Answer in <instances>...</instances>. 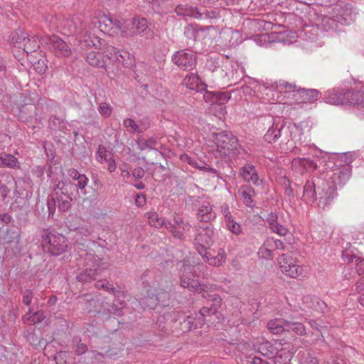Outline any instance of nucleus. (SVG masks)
I'll return each instance as SVG.
<instances>
[{"label":"nucleus","mask_w":364,"mask_h":364,"mask_svg":"<svg viewBox=\"0 0 364 364\" xmlns=\"http://www.w3.org/2000/svg\"><path fill=\"white\" fill-rule=\"evenodd\" d=\"M327 21H331V19H327ZM354 18L350 13L346 14H341L339 16L336 17L335 20H331V21H338L342 25H350Z\"/></svg>","instance_id":"4d7b16f0"},{"label":"nucleus","mask_w":364,"mask_h":364,"mask_svg":"<svg viewBox=\"0 0 364 364\" xmlns=\"http://www.w3.org/2000/svg\"><path fill=\"white\" fill-rule=\"evenodd\" d=\"M281 91L292 93L293 97L298 103H311L318 98V91L314 89H296L294 85L284 83L280 85Z\"/></svg>","instance_id":"9d476101"},{"label":"nucleus","mask_w":364,"mask_h":364,"mask_svg":"<svg viewBox=\"0 0 364 364\" xmlns=\"http://www.w3.org/2000/svg\"><path fill=\"white\" fill-rule=\"evenodd\" d=\"M351 159L346 154L333 156L325 164L326 174L318 193L320 205L327 207L336 196V191L341 188L350 179Z\"/></svg>","instance_id":"f257e3e1"},{"label":"nucleus","mask_w":364,"mask_h":364,"mask_svg":"<svg viewBox=\"0 0 364 364\" xmlns=\"http://www.w3.org/2000/svg\"><path fill=\"white\" fill-rule=\"evenodd\" d=\"M286 331H293L299 336H302L306 333V328L300 322L288 321L287 326H286Z\"/></svg>","instance_id":"09e8293b"},{"label":"nucleus","mask_w":364,"mask_h":364,"mask_svg":"<svg viewBox=\"0 0 364 364\" xmlns=\"http://www.w3.org/2000/svg\"><path fill=\"white\" fill-rule=\"evenodd\" d=\"M272 243L270 242L269 238H267L258 251V256L259 258L264 259H272L274 257V252Z\"/></svg>","instance_id":"c9c22d12"},{"label":"nucleus","mask_w":364,"mask_h":364,"mask_svg":"<svg viewBox=\"0 0 364 364\" xmlns=\"http://www.w3.org/2000/svg\"><path fill=\"white\" fill-rule=\"evenodd\" d=\"M270 229L272 232L280 236H285L289 232L288 228L286 226L281 225L279 222L270 227Z\"/></svg>","instance_id":"680f3d73"},{"label":"nucleus","mask_w":364,"mask_h":364,"mask_svg":"<svg viewBox=\"0 0 364 364\" xmlns=\"http://www.w3.org/2000/svg\"><path fill=\"white\" fill-rule=\"evenodd\" d=\"M134 18L128 20H121V28L119 33L124 36H133L136 34Z\"/></svg>","instance_id":"e433bc0d"},{"label":"nucleus","mask_w":364,"mask_h":364,"mask_svg":"<svg viewBox=\"0 0 364 364\" xmlns=\"http://www.w3.org/2000/svg\"><path fill=\"white\" fill-rule=\"evenodd\" d=\"M98 111L104 117H109L112 114V107L107 102H102L99 105Z\"/></svg>","instance_id":"052dcab7"},{"label":"nucleus","mask_w":364,"mask_h":364,"mask_svg":"<svg viewBox=\"0 0 364 364\" xmlns=\"http://www.w3.org/2000/svg\"><path fill=\"white\" fill-rule=\"evenodd\" d=\"M318 183V181L316 183V180L312 179L307 181L303 187L301 198L307 204H313L316 200H318V205L322 208H325L326 207L320 205L318 193L321 191V186H319L316 191V186Z\"/></svg>","instance_id":"6ab92c4d"},{"label":"nucleus","mask_w":364,"mask_h":364,"mask_svg":"<svg viewBox=\"0 0 364 364\" xmlns=\"http://www.w3.org/2000/svg\"><path fill=\"white\" fill-rule=\"evenodd\" d=\"M201 257L210 265L218 267L225 262L226 254L223 249H220L216 255L215 252L212 254L210 252L206 250L204 252L203 256Z\"/></svg>","instance_id":"5701e85b"},{"label":"nucleus","mask_w":364,"mask_h":364,"mask_svg":"<svg viewBox=\"0 0 364 364\" xmlns=\"http://www.w3.org/2000/svg\"><path fill=\"white\" fill-rule=\"evenodd\" d=\"M18 160L12 155L2 154L0 156V167H11L14 168L17 166Z\"/></svg>","instance_id":"de8ad7c7"},{"label":"nucleus","mask_w":364,"mask_h":364,"mask_svg":"<svg viewBox=\"0 0 364 364\" xmlns=\"http://www.w3.org/2000/svg\"><path fill=\"white\" fill-rule=\"evenodd\" d=\"M42 246L45 252L58 256L66 250L68 242L63 235L50 231L43 237Z\"/></svg>","instance_id":"423d86ee"},{"label":"nucleus","mask_w":364,"mask_h":364,"mask_svg":"<svg viewBox=\"0 0 364 364\" xmlns=\"http://www.w3.org/2000/svg\"><path fill=\"white\" fill-rule=\"evenodd\" d=\"M196 55L189 49H183L175 52L171 58L172 62L180 69L191 70L196 65Z\"/></svg>","instance_id":"4468645a"},{"label":"nucleus","mask_w":364,"mask_h":364,"mask_svg":"<svg viewBox=\"0 0 364 364\" xmlns=\"http://www.w3.org/2000/svg\"><path fill=\"white\" fill-rule=\"evenodd\" d=\"M43 40H45V38H41V39L38 40L34 37L29 38L27 34L21 30L15 32L11 36L12 43L20 48L23 46V50L27 54L37 50L40 47V43H45Z\"/></svg>","instance_id":"1a4fd4ad"},{"label":"nucleus","mask_w":364,"mask_h":364,"mask_svg":"<svg viewBox=\"0 0 364 364\" xmlns=\"http://www.w3.org/2000/svg\"><path fill=\"white\" fill-rule=\"evenodd\" d=\"M223 12H225V10H205L204 12H202L203 16H200L198 18L215 20L220 18L222 16V13Z\"/></svg>","instance_id":"864d4df0"},{"label":"nucleus","mask_w":364,"mask_h":364,"mask_svg":"<svg viewBox=\"0 0 364 364\" xmlns=\"http://www.w3.org/2000/svg\"><path fill=\"white\" fill-rule=\"evenodd\" d=\"M252 348L262 355L269 358H274L278 355L280 343L275 342L274 344L266 341L263 337L257 338L251 341Z\"/></svg>","instance_id":"dca6fc26"},{"label":"nucleus","mask_w":364,"mask_h":364,"mask_svg":"<svg viewBox=\"0 0 364 364\" xmlns=\"http://www.w3.org/2000/svg\"><path fill=\"white\" fill-rule=\"evenodd\" d=\"M323 100L334 105H351L357 109L358 115L364 116V91L343 92L332 89L325 92Z\"/></svg>","instance_id":"7ed1b4c3"},{"label":"nucleus","mask_w":364,"mask_h":364,"mask_svg":"<svg viewBox=\"0 0 364 364\" xmlns=\"http://www.w3.org/2000/svg\"><path fill=\"white\" fill-rule=\"evenodd\" d=\"M308 323L311 328L318 330L321 333H323V331L326 328V326L323 325L320 320L309 319Z\"/></svg>","instance_id":"0e129e2a"},{"label":"nucleus","mask_w":364,"mask_h":364,"mask_svg":"<svg viewBox=\"0 0 364 364\" xmlns=\"http://www.w3.org/2000/svg\"><path fill=\"white\" fill-rule=\"evenodd\" d=\"M77 181V183L75 185V188L77 187V188L82 190L87 186L89 179L85 174H82Z\"/></svg>","instance_id":"774afa93"},{"label":"nucleus","mask_w":364,"mask_h":364,"mask_svg":"<svg viewBox=\"0 0 364 364\" xmlns=\"http://www.w3.org/2000/svg\"><path fill=\"white\" fill-rule=\"evenodd\" d=\"M80 339L79 338H74L73 343L74 345H75V352L76 353L80 355L87 351V346L83 344L80 343Z\"/></svg>","instance_id":"69168bd1"},{"label":"nucleus","mask_w":364,"mask_h":364,"mask_svg":"<svg viewBox=\"0 0 364 364\" xmlns=\"http://www.w3.org/2000/svg\"><path fill=\"white\" fill-rule=\"evenodd\" d=\"M291 164L294 168L300 169L301 171L311 172L317 168V164L314 161L305 157L294 158Z\"/></svg>","instance_id":"a878e982"},{"label":"nucleus","mask_w":364,"mask_h":364,"mask_svg":"<svg viewBox=\"0 0 364 364\" xmlns=\"http://www.w3.org/2000/svg\"><path fill=\"white\" fill-rule=\"evenodd\" d=\"M134 23L136 35L143 33L149 28V23L145 18L134 17Z\"/></svg>","instance_id":"3c124183"},{"label":"nucleus","mask_w":364,"mask_h":364,"mask_svg":"<svg viewBox=\"0 0 364 364\" xmlns=\"http://www.w3.org/2000/svg\"><path fill=\"white\" fill-rule=\"evenodd\" d=\"M295 154H302V155H306V154H311L314 155L316 154V152L317 151L316 148L314 145H308L304 144L302 145L301 143L299 144V146H296L291 151Z\"/></svg>","instance_id":"49530a36"},{"label":"nucleus","mask_w":364,"mask_h":364,"mask_svg":"<svg viewBox=\"0 0 364 364\" xmlns=\"http://www.w3.org/2000/svg\"><path fill=\"white\" fill-rule=\"evenodd\" d=\"M36 109L32 104L21 107L18 114L20 120L26 123L32 122Z\"/></svg>","instance_id":"2f4dec72"},{"label":"nucleus","mask_w":364,"mask_h":364,"mask_svg":"<svg viewBox=\"0 0 364 364\" xmlns=\"http://www.w3.org/2000/svg\"><path fill=\"white\" fill-rule=\"evenodd\" d=\"M251 89L253 90L254 93L257 94L259 98L264 99L265 97H269L272 92V89L266 86L264 84H261L257 82L252 83Z\"/></svg>","instance_id":"a19ab883"},{"label":"nucleus","mask_w":364,"mask_h":364,"mask_svg":"<svg viewBox=\"0 0 364 364\" xmlns=\"http://www.w3.org/2000/svg\"><path fill=\"white\" fill-rule=\"evenodd\" d=\"M152 296H155V301H157L156 304H160L161 306H168V300L170 299L169 292L166 291H161L154 294L152 292H148V297L149 299H154Z\"/></svg>","instance_id":"37998d69"},{"label":"nucleus","mask_w":364,"mask_h":364,"mask_svg":"<svg viewBox=\"0 0 364 364\" xmlns=\"http://www.w3.org/2000/svg\"><path fill=\"white\" fill-rule=\"evenodd\" d=\"M49 126L53 129L63 130L65 127V122L55 116L49 119Z\"/></svg>","instance_id":"bf43d9fd"},{"label":"nucleus","mask_w":364,"mask_h":364,"mask_svg":"<svg viewBox=\"0 0 364 364\" xmlns=\"http://www.w3.org/2000/svg\"><path fill=\"white\" fill-rule=\"evenodd\" d=\"M124 126L126 127L127 130L130 133H142L144 132L149 125L146 124H138L136 122L131 119L127 118L123 122Z\"/></svg>","instance_id":"4c0bfd02"},{"label":"nucleus","mask_w":364,"mask_h":364,"mask_svg":"<svg viewBox=\"0 0 364 364\" xmlns=\"http://www.w3.org/2000/svg\"><path fill=\"white\" fill-rule=\"evenodd\" d=\"M62 16L55 14H48L44 16V21L50 30L58 31Z\"/></svg>","instance_id":"79ce46f5"},{"label":"nucleus","mask_w":364,"mask_h":364,"mask_svg":"<svg viewBox=\"0 0 364 364\" xmlns=\"http://www.w3.org/2000/svg\"><path fill=\"white\" fill-rule=\"evenodd\" d=\"M181 285L184 288H188L192 291H202L203 287L193 279L192 272L193 267L188 259H185L179 263Z\"/></svg>","instance_id":"f8f14e48"},{"label":"nucleus","mask_w":364,"mask_h":364,"mask_svg":"<svg viewBox=\"0 0 364 364\" xmlns=\"http://www.w3.org/2000/svg\"><path fill=\"white\" fill-rule=\"evenodd\" d=\"M227 228L233 234L238 235L242 232V228L240 224L237 223L233 218L225 221Z\"/></svg>","instance_id":"6e6d98bb"},{"label":"nucleus","mask_w":364,"mask_h":364,"mask_svg":"<svg viewBox=\"0 0 364 364\" xmlns=\"http://www.w3.org/2000/svg\"><path fill=\"white\" fill-rule=\"evenodd\" d=\"M43 41H45L48 49L56 57H68L72 53L70 46L58 36H48Z\"/></svg>","instance_id":"2eb2a0df"},{"label":"nucleus","mask_w":364,"mask_h":364,"mask_svg":"<svg viewBox=\"0 0 364 364\" xmlns=\"http://www.w3.org/2000/svg\"><path fill=\"white\" fill-rule=\"evenodd\" d=\"M109 55H106L101 53L91 51L87 53L86 57L87 62L92 66L97 68H105Z\"/></svg>","instance_id":"393cba45"},{"label":"nucleus","mask_w":364,"mask_h":364,"mask_svg":"<svg viewBox=\"0 0 364 364\" xmlns=\"http://www.w3.org/2000/svg\"><path fill=\"white\" fill-rule=\"evenodd\" d=\"M241 196L242 203L247 207L253 206L252 196L255 195V191L253 188L250 186H242L238 191Z\"/></svg>","instance_id":"473e14b6"},{"label":"nucleus","mask_w":364,"mask_h":364,"mask_svg":"<svg viewBox=\"0 0 364 364\" xmlns=\"http://www.w3.org/2000/svg\"><path fill=\"white\" fill-rule=\"evenodd\" d=\"M79 263H82L86 269L77 275V279L83 283L90 282L95 279L100 267V258L91 253L82 252L80 254Z\"/></svg>","instance_id":"20e7f679"},{"label":"nucleus","mask_w":364,"mask_h":364,"mask_svg":"<svg viewBox=\"0 0 364 364\" xmlns=\"http://www.w3.org/2000/svg\"><path fill=\"white\" fill-rule=\"evenodd\" d=\"M23 193H20L17 189L14 190L12 196V200L14 201L11 205L12 208H21L27 204L28 200L26 197L23 196Z\"/></svg>","instance_id":"a18cd8bd"},{"label":"nucleus","mask_w":364,"mask_h":364,"mask_svg":"<svg viewBox=\"0 0 364 364\" xmlns=\"http://www.w3.org/2000/svg\"><path fill=\"white\" fill-rule=\"evenodd\" d=\"M240 174L245 181L252 183L255 186H261L263 183L260 179L255 167L250 164H246L240 168Z\"/></svg>","instance_id":"4be33fe9"},{"label":"nucleus","mask_w":364,"mask_h":364,"mask_svg":"<svg viewBox=\"0 0 364 364\" xmlns=\"http://www.w3.org/2000/svg\"><path fill=\"white\" fill-rule=\"evenodd\" d=\"M297 36L294 32L284 31L279 33H265L255 36L254 42L259 46H269L273 43H282L289 45L296 41Z\"/></svg>","instance_id":"39448f33"},{"label":"nucleus","mask_w":364,"mask_h":364,"mask_svg":"<svg viewBox=\"0 0 364 364\" xmlns=\"http://www.w3.org/2000/svg\"><path fill=\"white\" fill-rule=\"evenodd\" d=\"M280 270L287 276L296 278L303 274V267L298 264V261L290 255L283 254L278 258Z\"/></svg>","instance_id":"ddd939ff"},{"label":"nucleus","mask_w":364,"mask_h":364,"mask_svg":"<svg viewBox=\"0 0 364 364\" xmlns=\"http://www.w3.org/2000/svg\"><path fill=\"white\" fill-rule=\"evenodd\" d=\"M92 27L88 26V29L91 33H95L97 36V31H100L109 36H114L119 34V30L121 28V20L117 18H112L108 16H102L92 22Z\"/></svg>","instance_id":"6e6552de"},{"label":"nucleus","mask_w":364,"mask_h":364,"mask_svg":"<svg viewBox=\"0 0 364 364\" xmlns=\"http://www.w3.org/2000/svg\"><path fill=\"white\" fill-rule=\"evenodd\" d=\"M302 301L306 307L313 309L316 311L324 312L327 307L326 304L316 296L306 295L303 297Z\"/></svg>","instance_id":"bb28decb"},{"label":"nucleus","mask_w":364,"mask_h":364,"mask_svg":"<svg viewBox=\"0 0 364 364\" xmlns=\"http://www.w3.org/2000/svg\"><path fill=\"white\" fill-rule=\"evenodd\" d=\"M213 230L210 224L203 225L198 228V233L195 237V248L199 255L203 256L205 252L213 244Z\"/></svg>","instance_id":"9b49d317"},{"label":"nucleus","mask_w":364,"mask_h":364,"mask_svg":"<svg viewBox=\"0 0 364 364\" xmlns=\"http://www.w3.org/2000/svg\"><path fill=\"white\" fill-rule=\"evenodd\" d=\"M211 137L220 156L229 155L237 147V139L230 132H213Z\"/></svg>","instance_id":"0eeeda50"},{"label":"nucleus","mask_w":364,"mask_h":364,"mask_svg":"<svg viewBox=\"0 0 364 364\" xmlns=\"http://www.w3.org/2000/svg\"><path fill=\"white\" fill-rule=\"evenodd\" d=\"M175 11L177 16L183 17H193L198 18L203 16L202 12L198 11L196 7H192L188 5H179L178 6Z\"/></svg>","instance_id":"cd10ccee"},{"label":"nucleus","mask_w":364,"mask_h":364,"mask_svg":"<svg viewBox=\"0 0 364 364\" xmlns=\"http://www.w3.org/2000/svg\"><path fill=\"white\" fill-rule=\"evenodd\" d=\"M75 191V185L71 182L65 181L58 183L55 188L56 196H71L73 191Z\"/></svg>","instance_id":"c756f323"},{"label":"nucleus","mask_w":364,"mask_h":364,"mask_svg":"<svg viewBox=\"0 0 364 364\" xmlns=\"http://www.w3.org/2000/svg\"><path fill=\"white\" fill-rule=\"evenodd\" d=\"M231 95L228 92H216V105L219 106V113L224 115L226 113L225 105L230 100Z\"/></svg>","instance_id":"58836bf2"},{"label":"nucleus","mask_w":364,"mask_h":364,"mask_svg":"<svg viewBox=\"0 0 364 364\" xmlns=\"http://www.w3.org/2000/svg\"><path fill=\"white\" fill-rule=\"evenodd\" d=\"M16 96H11L7 92H0V109H9L16 104Z\"/></svg>","instance_id":"c03bdc74"},{"label":"nucleus","mask_w":364,"mask_h":364,"mask_svg":"<svg viewBox=\"0 0 364 364\" xmlns=\"http://www.w3.org/2000/svg\"><path fill=\"white\" fill-rule=\"evenodd\" d=\"M203 94L204 100L211 105H216V92L204 90Z\"/></svg>","instance_id":"e2e57ef3"},{"label":"nucleus","mask_w":364,"mask_h":364,"mask_svg":"<svg viewBox=\"0 0 364 364\" xmlns=\"http://www.w3.org/2000/svg\"><path fill=\"white\" fill-rule=\"evenodd\" d=\"M72 201L71 196H57V202L59 210L63 212L67 211L70 207V202Z\"/></svg>","instance_id":"5fc2aeb1"},{"label":"nucleus","mask_w":364,"mask_h":364,"mask_svg":"<svg viewBox=\"0 0 364 364\" xmlns=\"http://www.w3.org/2000/svg\"><path fill=\"white\" fill-rule=\"evenodd\" d=\"M198 218L201 222L208 223L213 220L215 215L212 211V207L209 202L205 201L198 208L197 213Z\"/></svg>","instance_id":"c85d7f7f"},{"label":"nucleus","mask_w":364,"mask_h":364,"mask_svg":"<svg viewBox=\"0 0 364 364\" xmlns=\"http://www.w3.org/2000/svg\"><path fill=\"white\" fill-rule=\"evenodd\" d=\"M108 151L103 145H100L95 154L96 160L102 164L107 161Z\"/></svg>","instance_id":"13d9d810"},{"label":"nucleus","mask_w":364,"mask_h":364,"mask_svg":"<svg viewBox=\"0 0 364 364\" xmlns=\"http://www.w3.org/2000/svg\"><path fill=\"white\" fill-rule=\"evenodd\" d=\"M109 59L117 60L125 68H132L135 64V59L129 52L119 50L115 47L109 46L107 48Z\"/></svg>","instance_id":"a211bd4d"},{"label":"nucleus","mask_w":364,"mask_h":364,"mask_svg":"<svg viewBox=\"0 0 364 364\" xmlns=\"http://www.w3.org/2000/svg\"><path fill=\"white\" fill-rule=\"evenodd\" d=\"M213 304H210V306H203L200 310V315L203 318V319L207 316H212L216 314L218 311V307L220 304V299L219 297L214 296L213 298Z\"/></svg>","instance_id":"ea45409f"},{"label":"nucleus","mask_w":364,"mask_h":364,"mask_svg":"<svg viewBox=\"0 0 364 364\" xmlns=\"http://www.w3.org/2000/svg\"><path fill=\"white\" fill-rule=\"evenodd\" d=\"M295 353L294 348L289 349V348H279L278 355L274 356L275 364H289L293 354Z\"/></svg>","instance_id":"7c9ffc66"},{"label":"nucleus","mask_w":364,"mask_h":364,"mask_svg":"<svg viewBox=\"0 0 364 364\" xmlns=\"http://www.w3.org/2000/svg\"><path fill=\"white\" fill-rule=\"evenodd\" d=\"M287 321L283 318H275L268 322L267 327L270 332L274 334H280L286 331Z\"/></svg>","instance_id":"f704fd0d"},{"label":"nucleus","mask_w":364,"mask_h":364,"mask_svg":"<svg viewBox=\"0 0 364 364\" xmlns=\"http://www.w3.org/2000/svg\"><path fill=\"white\" fill-rule=\"evenodd\" d=\"M184 84L190 90H196L198 92H203L207 87V85L200 80L199 77L194 73H191L185 77Z\"/></svg>","instance_id":"b1692460"},{"label":"nucleus","mask_w":364,"mask_h":364,"mask_svg":"<svg viewBox=\"0 0 364 364\" xmlns=\"http://www.w3.org/2000/svg\"><path fill=\"white\" fill-rule=\"evenodd\" d=\"M299 364H318L316 358L312 357L309 353L301 350L297 355Z\"/></svg>","instance_id":"8fccbe9b"},{"label":"nucleus","mask_w":364,"mask_h":364,"mask_svg":"<svg viewBox=\"0 0 364 364\" xmlns=\"http://www.w3.org/2000/svg\"><path fill=\"white\" fill-rule=\"evenodd\" d=\"M146 215L150 225L156 228L163 227V218H159L156 212L147 213Z\"/></svg>","instance_id":"603ef678"},{"label":"nucleus","mask_w":364,"mask_h":364,"mask_svg":"<svg viewBox=\"0 0 364 364\" xmlns=\"http://www.w3.org/2000/svg\"><path fill=\"white\" fill-rule=\"evenodd\" d=\"M218 42L223 47L235 46L242 42V35L237 30L225 28L220 32Z\"/></svg>","instance_id":"f3484780"},{"label":"nucleus","mask_w":364,"mask_h":364,"mask_svg":"<svg viewBox=\"0 0 364 364\" xmlns=\"http://www.w3.org/2000/svg\"><path fill=\"white\" fill-rule=\"evenodd\" d=\"M272 126L267 129L264 139L268 143H274L282 136V131L284 127V122L280 117H271Z\"/></svg>","instance_id":"aec40b11"},{"label":"nucleus","mask_w":364,"mask_h":364,"mask_svg":"<svg viewBox=\"0 0 364 364\" xmlns=\"http://www.w3.org/2000/svg\"><path fill=\"white\" fill-rule=\"evenodd\" d=\"M58 31L66 36L79 35V41L85 46L100 48L102 45L101 38L95 33L92 34L87 25L82 23L78 17L70 18L62 16Z\"/></svg>","instance_id":"f03ea898"},{"label":"nucleus","mask_w":364,"mask_h":364,"mask_svg":"<svg viewBox=\"0 0 364 364\" xmlns=\"http://www.w3.org/2000/svg\"><path fill=\"white\" fill-rule=\"evenodd\" d=\"M95 287L97 289H103L109 292H112L114 288L109 282L105 281H99L95 284Z\"/></svg>","instance_id":"338daca9"},{"label":"nucleus","mask_w":364,"mask_h":364,"mask_svg":"<svg viewBox=\"0 0 364 364\" xmlns=\"http://www.w3.org/2000/svg\"><path fill=\"white\" fill-rule=\"evenodd\" d=\"M46 318L44 312L42 311H38L32 312L31 309L23 316V321L25 323L28 325H33L42 322Z\"/></svg>","instance_id":"72a5a7b5"},{"label":"nucleus","mask_w":364,"mask_h":364,"mask_svg":"<svg viewBox=\"0 0 364 364\" xmlns=\"http://www.w3.org/2000/svg\"><path fill=\"white\" fill-rule=\"evenodd\" d=\"M244 77V69L237 63H232L225 66L223 77L227 78L230 85L237 84Z\"/></svg>","instance_id":"412c9836"}]
</instances>
